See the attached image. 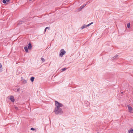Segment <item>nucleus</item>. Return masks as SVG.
Returning a JSON list of instances; mask_svg holds the SVG:
<instances>
[{"label": "nucleus", "mask_w": 133, "mask_h": 133, "mask_svg": "<svg viewBox=\"0 0 133 133\" xmlns=\"http://www.w3.org/2000/svg\"><path fill=\"white\" fill-rule=\"evenodd\" d=\"M55 102L56 107L55 108L54 112H55L56 115L62 114L63 113V111L60 107L63 106V104L57 101H55Z\"/></svg>", "instance_id": "1"}, {"label": "nucleus", "mask_w": 133, "mask_h": 133, "mask_svg": "<svg viewBox=\"0 0 133 133\" xmlns=\"http://www.w3.org/2000/svg\"><path fill=\"white\" fill-rule=\"evenodd\" d=\"M65 53L66 51L64 49H62L60 50L59 55L60 57H62L63 56V55L65 54Z\"/></svg>", "instance_id": "2"}, {"label": "nucleus", "mask_w": 133, "mask_h": 133, "mask_svg": "<svg viewBox=\"0 0 133 133\" xmlns=\"http://www.w3.org/2000/svg\"><path fill=\"white\" fill-rule=\"evenodd\" d=\"M93 23V22H91V23L89 24H88L87 25H86L85 24H84L81 27V29H83L84 28H87V27L89 26H90V25L92 24Z\"/></svg>", "instance_id": "3"}, {"label": "nucleus", "mask_w": 133, "mask_h": 133, "mask_svg": "<svg viewBox=\"0 0 133 133\" xmlns=\"http://www.w3.org/2000/svg\"><path fill=\"white\" fill-rule=\"evenodd\" d=\"M127 107L129 111L131 113H133L132 108L131 106L129 105H128Z\"/></svg>", "instance_id": "4"}, {"label": "nucleus", "mask_w": 133, "mask_h": 133, "mask_svg": "<svg viewBox=\"0 0 133 133\" xmlns=\"http://www.w3.org/2000/svg\"><path fill=\"white\" fill-rule=\"evenodd\" d=\"M27 21L26 19H22V20H21V21H19V22L18 23V24L19 25L21 24H22L23 22V23H24V22H26Z\"/></svg>", "instance_id": "5"}, {"label": "nucleus", "mask_w": 133, "mask_h": 133, "mask_svg": "<svg viewBox=\"0 0 133 133\" xmlns=\"http://www.w3.org/2000/svg\"><path fill=\"white\" fill-rule=\"evenodd\" d=\"M10 99L12 102H14L15 100L14 97L12 96H10Z\"/></svg>", "instance_id": "6"}, {"label": "nucleus", "mask_w": 133, "mask_h": 133, "mask_svg": "<svg viewBox=\"0 0 133 133\" xmlns=\"http://www.w3.org/2000/svg\"><path fill=\"white\" fill-rule=\"evenodd\" d=\"M129 133H133V129L132 128H130L128 130Z\"/></svg>", "instance_id": "7"}, {"label": "nucleus", "mask_w": 133, "mask_h": 133, "mask_svg": "<svg viewBox=\"0 0 133 133\" xmlns=\"http://www.w3.org/2000/svg\"><path fill=\"white\" fill-rule=\"evenodd\" d=\"M32 48L31 44L30 43H29L28 44V48L29 50L30 49Z\"/></svg>", "instance_id": "8"}, {"label": "nucleus", "mask_w": 133, "mask_h": 133, "mask_svg": "<svg viewBox=\"0 0 133 133\" xmlns=\"http://www.w3.org/2000/svg\"><path fill=\"white\" fill-rule=\"evenodd\" d=\"M24 48L26 52H28V48L26 46H25L24 47Z\"/></svg>", "instance_id": "9"}, {"label": "nucleus", "mask_w": 133, "mask_h": 133, "mask_svg": "<svg viewBox=\"0 0 133 133\" xmlns=\"http://www.w3.org/2000/svg\"><path fill=\"white\" fill-rule=\"evenodd\" d=\"M2 71V64L0 63V72H1Z\"/></svg>", "instance_id": "10"}, {"label": "nucleus", "mask_w": 133, "mask_h": 133, "mask_svg": "<svg viewBox=\"0 0 133 133\" xmlns=\"http://www.w3.org/2000/svg\"><path fill=\"white\" fill-rule=\"evenodd\" d=\"M27 82V81L25 80H23L22 81V83L23 84H25Z\"/></svg>", "instance_id": "11"}, {"label": "nucleus", "mask_w": 133, "mask_h": 133, "mask_svg": "<svg viewBox=\"0 0 133 133\" xmlns=\"http://www.w3.org/2000/svg\"><path fill=\"white\" fill-rule=\"evenodd\" d=\"M35 79L34 77H32L30 78V81L31 82H33L34 80Z\"/></svg>", "instance_id": "12"}, {"label": "nucleus", "mask_w": 133, "mask_h": 133, "mask_svg": "<svg viewBox=\"0 0 133 133\" xmlns=\"http://www.w3.org/2000/svg\"><path fill=\"white\" fill-rule=\"evenodd\" d=\"M118 55H116L114 57L112 58V60L114 59H116L117 58V57H118Z\"/></svg>", "instance_id": "13"}, {"label": "nucleus", "mask_w": 133, "mask_h": 133, "mask_svg": "<svg viewBox=\"0 0 133 133\" xmlns=\"http://www.w3.org/2000/svg\"><path fill=\"white\" fill-rule=\"evenodd\" d=\"M87 4H84L83 5H82L80 7V8L81 9H83L86 5Z\"/></svg>", "instance_id": "14"}, {"label": "nucleus", "mask_w": 133, "mask_h": 133, "mask_svg": "<svg viewBox=\"0 0 133 133\" xmlns=\"http://www.w3.org/2000/svg\"><path fill=\"white\" fill-rule=\"evenodd\" d=\"M3 3L4 4H7V3H6V1L5 0H3L2 1Z\"/></svg>", "instance_id": "15"}, {"label": "nucleus", "mask_w": 133, "mask_h": 133, "mask_svg": "<svg viewBox=\"0 0 133 133\" xmlns=\"http://www.w3.org/2000/svg\"><path fill=\"white\" fill-rule=\"evenodd\" d=\"M41 59L43 61V62H44L45 61V59L43 58H41Z\"/></svg>", "instance_id": "16"}, {"label": "nucleus", "mask_w": 133, "mask_h": 133, "mask_svg": "<svg viewBox=\"0 0 133 133\" xmlns=\"http://www.w3.org/2000/svg\"><path fill=\"white\" fill-rule=\"evenodd\" d=\"M130 23H128L127 24V26L128 28H129L130 27Z\"/></svg>", "instance_id": "17"}, {"label": "nucleus", "mask_w": 133, "mask_h": 133, "mask_svg": "<svg viewBox=\"0 0 133 133\" xmlns=\"http://www.w3.org/2000/svg\"><path fill=\"white\" fill-rule=\"evenodd\" d=\"M66 69V68H63L61 70L63 71H64Z\"/></svg>", "instance_id": "18"}, {"label": "nucleus", "mask_w": 133, "mask_h": 133, "mask_svg": "<svg viewBox=\"0 0 133 133\" xmlns=\"http://www.w3.org/2000/svg\"><path fill=\"white\" fill-rule=\"evenodd\" d=\"M20 89L19 88L17 89V92H20Z\"/></svg>", "instance_id": "19"}, {"label": "nucleus", "mask_w": 133, "mask_h": 133, "mask_svg": "<svg viewBox=\"0 0 133 133\" xmlns=\"http://www.w3.org/2000/svg\"><path fill=\"white\" fill-rule=\"evenodd\" d=\"M30 129L32 130H35V129L34 128H31Z\"/></svg>", "instance_id": "20"}, {"label": "nucleus", "mask_w": 133, "mask_h": 133, "mask_svg": "<svg viewBox=\"0 0 133 133\" xmlns=\"http://www.w3.org/2000/svg\"><path fill=\"white\" fill-rule=\"evenodd\" d=\"M7 2H9V1H10V0H5Z\"/></svg>", "instance_id": "21"}, {"label": "nucleus", "mask_w": 133, "mask_h": 133, "mask_svg": "<svg viewBox=\"0 0 133 133\" xmlns=\"http://www.w3.org/2000/svg\"><path fill=\"white\" fill-rule=\"evenodd\" d=\"M46 28V29H48V28L49 29V27H46V28Z\"/></svg>", "instance_id": "22"}, {"label": "nucleus", "mask_w": 133, "mask_h": 133, "mask_svg": "<svg viewBox=\"0 0 133 133\" xmlns=\"http://www.w3.org/2000/svg\"><path fill=\"white\" fill-rule=\"evenodd\" d=\"M123 92H121V94H123Z\"/></svg>", "instance_id": "23"}, {"label": "nucleus", "mask_w": 133, "mask_h": 133, "mask_svg": "<svg viewBox=\"0 0 133 133\" xmlns=\"http://www.w3.org/2000/svg\"><path fill=\"white\" fill-rule=\"evenodd\" d=\"M46 28H45V30H44V31L45 32H46Z\"/></svg>", "instance_id": "24"}, {"label": "nucleus", "mask_w": 133, "mask_h": 133, "mask_svg": "<svg viewBox=\"0 0 133 133\" xmlns=\"http://www.w3.org/2000/svg\"><path fill=\"white\" fill-rule=\"evenodd\" d=\"M32 0H29V1H32Z\"/></svg>", "instance_id": "25"}]
</instances>
